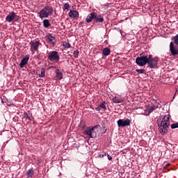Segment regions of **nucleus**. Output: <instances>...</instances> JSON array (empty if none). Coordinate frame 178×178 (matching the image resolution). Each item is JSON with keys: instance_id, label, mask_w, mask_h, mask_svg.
Listing matches in <instances>:
<instances>
[{"instance_id": "17", "label": "nucleus", "mask_w": 178, "mask_h": 178, "mask_svg": "<svg viewBox=\"0 0 178 178\" xmlns=\"http://www.w3.org/2000/svg\"><path fill=\"white\" fill-rule=\"evenodd\" d=\"M113 102H114V104H121V102H123V99L118 97H115L113 99Z\"/></svg>"}, {"instance_id": "18", "label": "nucleus", "mask_w": 178, "mask_h": 178, "mask_svg": "<svg viewBox=\"0 0 178 178\" xmlns=\"http://www.w3.org/2000/svg\"><path fill=\"white\" fill-rule=\"evenodd\" d=\"M103 55L104 56H109V55H111V49L108 47L104 48L103 49Z\"/></svg>"}, {"instance_id": "33", "label": "nucleus", "mask_w": 178, "mask_h": 178, "mask_svg": "<svg viewBox=\"0 0 178 178\" xmlns=\"http://www.w3.org/2000/svg\"><path fill=\"white\" fill-rule=\"evenodd\" d=\"M108 161H112V156H109V154H107Z\"/></svg>"}, {"instance_id": "24", "label": "nucleus", "mask_w": 178, "mask_h": 178, "mask_svg": "<svg viewBox=\"0 0 178 178\" xmlns=\"http://www.w3.org/2000/svg\"><path fill=\"white\" fill-rule=\"evenodd\" d=\"M39 77H45V69H41V73L39 74Z\"/></svg>"}, {"instance_id": "26", "label": "nucleus", "mask_w": 178, "mask_h": 178, "mask_svg": "<svg viewBox=\"0 0 178 178\" xmlns=\"http://www.w3.org/2000/svg\"><path fill=\"white\" fill-rule=\"evenodd\" d=\"M154 111H155V106H151L148 108L149 115V113H152V112H154Z\"/></svg>"}, {"instance_id": "30", "label": "nucleus", "mask_w": 178, "mask_h": 178, "mask_svg": "<svg viewBox=\"0 0 178 178\" xmlns=\"http://www.w3.org/2000/svg\"><path fill=\"white\" fill-rule=\"evenodd\" d=\"M106 153H105L104 154H99V158H104V156H106Z\"/></svg>"}, {"instance_id": "28", "label": "nucleus", "mask_w": 178, "mask_h": 178, "mask_svg": "<svg viewBox=\"0 0 178 178\" xmlns=\"http://www.w3.org/2000/svg\"><path fill=\"white\" fill-rule=\"evenodd\" d=\"M79 54H80L79 50L74 51L73 54L74 55V58H79Z\"/></svg>"}, {"instance_id": "15", "label": "nucleus", "mask_w": 178, "mask_h": 178, "mask_svg": "<svg viewBox=\"0 0 178 178\" xmlns=\"http://www.w3.org/2000/svg\"><path fill=\"white\" fill-rule=\"evenodd\" d=\"M46 38L47 40V41H49V42H50V44H52V45H55V37L52 36V35L51 34H48L46 36Z\"/></svg>"}, {"instance_id": "22", "label": "nucleus", "mask_w": 178, "mask_h": 178, "mask_svg": "<svg viewBox=\"0 0 178 178\" xmlns=\"http://www.w3.org/2000/svg\"><path fill=\"white\" fill-rule=\"evenodd\" d=\"M63 47L65 48H66L67 49H69V48L72 47V44H70V43L67 42H64L63 44Z\"/></svg>"}, {"instance_id": "19", "label": "nucleus", "mask_w": 178, "mask_h": 178, "mask_svg": "<svg viewBox=\"0 0 178 178\" xmlns=\"http://www.w3.org/2000/svg\"><path fill=\"white\" fill-rule=\"evenodd\" d=\"M26 176L28 178H31L34 176V170L33 169H29L26 172Z\"/></svg>"}, {"instance_id": "4", "label": "nucleus", "mask_w": 178, "mask_h": 178, "mask_svg": "<svg viewBox=\"0 0 178 178\" xmlns=\"http://www.w3.org/2000/svg\"><path fill=\"white\" fill-rule=\"evenodd\" d=\"M47 58L50 62H59V53L56 51H50L48 54Z\"/></svg>"}, {"instance_id": "14", "label": "nucleus", "mask_w": 178, "mask_h": 178, "mask_svg": "<svg viewBox=\"0 0 178 178\" xmlns=\"http://www.w3.org/2000/svg\"><path fill=\"white\" fill-rule=\"evenodd\" d=\"M93 19H95V13H90L86 19V23H91V22H92Z\"/></svg>"}, {"instance_id": "35", "label": "nucleus", "mask_w": 178, "mask_h": 178, "mask_svg": "<svg viewBox=\"0 0 178 178\" xmlns=\"http://www.w3.org/2000/svg\"><path fill=\"white\" fill-rule=\"evenodd\" d=\"M170 163H167L166 165H165V166H170Z\"/></svg>"}, {"instance_id": "31", "label": "nucleus", "mask_w": 178, "mask_h": 178, "mask_svg": "<svg viewBox=\"0 0 178 178\" xmlns=\"http://www.w3.org/2000/svg\"><path fill=\"white\" fill-rule=\"evenodd\" d=\"M148 60H151L152 59V55L149 54L147 57Z\"/></svg>"}, {"instance_id": "5", "label": "nucleus", "mask_w": 178, "mask_h": 178, "mask_svg": "<svg viewBox=\"0 0 178 178\" xmlns=\"http://www.w3.org/2000/svg\"><path fill=\"white\" fill-rule=\"evenodd\" d=\"M97 127H89L84 131V134L88 136L90 138H95L97 137V132H95V129Z\"/></svg>"}, {"instance_id": "23", "label": "nucleus", "mask_w": 178, "mask_h": 178, "mask_svg": "<svg viewBox=\"0 0 178 178\" xmlns=\"http://www.w3.org/2000/svg\"><path fill=\"white\" fill-rule=\"evenodd\" d=\"M99 108L104 109V111H106V106H105V102H103L99 105Z\"/></svg>"}, {"instance_id": "21", "label": "nucleus", "mask_w": 178, "mask_h": 178, "mask_svg": "<svg viewBox=\"0 0 178 178\" xmlns=\"http://www.w3.org/2000/svg\"><path fill=\"white\" fill-rule=\"evenodd\" d=\"M24 116L26 117V119H28V120H33V115L31 113H27L24 114Z\"/></svg>"}, {"instance_id": "3", "label": "nucleus", "mask_w": 178, "mask_h": 178, "mask_svg": "<svg viewBox=\"0 0 178 178\" xmlns=\"http://www.w3.org/2000/svg\"><path fill=\"white\" fill-rule=\"evenodd\" d=\"M136 63L138 66H145V64L148 63V56L145 55H140L136 58Z\"/></svg>"}, {"instance_id": "32", "label": "nucleus", "mask_w": 178, "mask_h": 178, "mask_svg": "<svg viewBox=\"0 0 178 178\" xmlns=\"http://www.w3.org/2000/svg\"><path fill=\"white\" fill-rule=\"evenodd\" d=\"M101 107H99V106H97L96 108H95V111H101Z\"/></svg>"}, {"instance_id": "8", "label": "nucleus", "mask_w": 178, "mask_h": 178, "mask_svg": "<svg viewBox=\"0 0 178 178\" xmlns=\"http://www.w3.org/2000/svg\"><path fill=\"white\" fill-rule=\"evenodd\" d=\"M17 17H18L16 13L12 11L6 17V22H8V23H13Z\"/></svg>"}, {"instance_id": "9", "label": "nucleus", "mask_w": 178, "mask_h": 178, "mask_svg": "<svg viewBox=\"0 0 178 178\" xmlns=\"http://www.w3.org/2000/svg\"><path fill=\"white\" fill-rule=\"evenodd\" d=\"M158 60H159L158 57H154L152 59L148 60L147 63L149 65V67H150V69H155L156 67Z\"/></svg>"}, {"instance_id": "34", "label": "nucleus", "mask_w": 178, "mask_h": 178, "mask_svg": "<svg viewBox=\"0 0 178 178\" xmlns=\"http://www.w3.org/2000/svg\"><path fill=\"white\" fill-rule=\"evenodd\" d=\"M104 6H106V8H108V6H109V5L108 3L104 4Z\"/></svg>"}, {"instance_id": "1", "label": "nucleus", "mask_w": 178, "mask_h": 178, "mask_svg": "<svg viewBox=\"0 0 178 178\" xmlns=\"http://www.w3.org/2000/svg\"><path fill=\"white\" fill-rule=\"evenodd\" d=\"M159 131L161 134L165 136L168 134V129L170 124V120H169V115H164L161 122L157 121Z\"/></svg>"}, {"instance_id": "20", "label": "nucleus", "mask_w": 178, "mask_h": 178, "mask_svg": "<svg viewBox=\"0 0 178 178\" xmlns=\"http://www.w3.org/2000/svg\"><path fill=\"white\" fill-rule=\"evenodd\" d=\"M51 23L49 22V19H44L43 20V26L45 29H48V27H50Z\"/></svg>"}, {"instance_id": "12", "label": "nucleus", "mask_w": 178, "mask_h": 178, "mask_svg": "<svg viewBox=\"0 0 178 178\" xmlns=\"http://www.w3.org/2000/svg\"><path fill=\"white\" fill-rule=\"evenodd\" d=\"M69 16L72 19H76L77 17H79V12L76 10H70L69 13Z\"/></svg>"}, {"instance_id": "11", "label": "nucleus", "mask_w": 178, "mask_h": 178, "mask_svg": "<svg viewBox=\"0 0 178 178\" xmlns=\"http://www.w3.org/2000/svg\"><path fill=\"white\" fill-rule=\"evenodd\" d=\"M94 20L96 23H102L104 22V17L97 13H95Z\"/></svg>"}, {"instance_id": "2", "label": "nucleus", "mask_w": 178, "mask_h": 178, "mask_svg": "<svg viewBox=\"0 0 178 178\" xmlns=\"http://www.w3.org/2000/svg\"><path fill=\"white\" fill-rule=\"evenodd\" d=\"M54 14V8L51 6H45L38 13L40 19H48Z\"/></svg>"}, {"instance_id": "10", "label": "nucleus", "mask_w": 178, "mask_h": 178, "mask_svg": "<svg viewBox=\"0 0 178 178\" xmlns=\"http://www.w3.org/2000/svg\"><path fill=\"white\" fill-rule=\"evenodd\" d=\"M170 51L172 54V56H177L178 55V47L175 46L173 42L170 43Z\"/></svg>"}, {"instance_id": "29", "label": "nucleus", "mask_w": 178, "mask_h": 178, "mask_svg": "<svg viewBox=\"0 0 178 178\" xmlns=\"http://www.w3.org/2000/svg\"><path fill=\"white\" fill-rule=\"evenodd\" d=\"M178 128V122L174 123L171 125V129H177Z\"/></svg>"}, {"instance_id": "13", "label": "nucleus", "mask_w": 178, "mask_h": 178, "mask_svg": "<svg viewBox=\"0 0 178 178\" xmlns=\"http://www.w3.org/2000/svg\"><path fill=\"white\" fill-rule=\"evenodd\" d=\"M29 57H24L22 60L21 63H19V67H24V66H26V65H27V63H29Z\"/></svg>"}, {"instance_id": "7", "label": "nucleus", "mask_w": 178, "mask_h": 178, "mask_svg": "<svg viewBox=\"0 0 178 178\" xmlns=\"http://www.w3.org/2000/svg\"><path fill=\"white\" fill-rule=\"evenodd\" d=\"M31 45V51L32 52L33 54H35V52H38V48L41 45L39 41H35V42H31L30 43Z\"/></svg>"}, {"instance_id": "6", "label": "nucleus", "mask_w": 178, "mask_h": 178, "mask_svg": "<svg viewBox=\"0 0 178 178\" xmlns=\"http://www.w3.org/2000/svg\"><path fill=\"white\" fill-rule=\"evenodd\" d=\"M131 123V121L129 119H127V120L120 119L117 122V124L118 127H126L127 126H130Z\"/></svg>"}, {"instance_id": "25", "label": "nucleus", "mask_w": 178, "mask_h": 178, "mask_svg": "<svg viewBox=\"0 0 178 178\" xmlns=\"http://www.w3.org/2000/svg\"><path fill=\"white\" fill-rule=\"evenodd\" d=\"M70 8V5L69 4V3H65L63 6V10H67V9H69Z\"/></svg>"}, {"instance_id": "27", "label": "nucleus", "mask_w": 178, "mask_h": 178, "mask_svg": "<svg viewBox=\"0 0 178 178\" xmlns=\"http://www.w3.org/2000/svg\"><path fill=\"white\" fill-rule=\"evenodd\" d=\"M136 72L137 73H139V74H144V73H145V70L144 69L136 70Z\"/></svg>"}, {"instance_id": "16", "label": "nucleus", "mask_w": 178, "mask_h": 178, "mask_svg": "<svg viewBox=\"0 0 178 178\" xmlns=\"http://www.w3.org/2000/svg\"><path fill=\"white\" fill-rule=\"evenodd\" d=\"M56 77L58 80H62L63 79V72H60V70L57 69L56 70Z\"/></svg>"}]
</instances>
